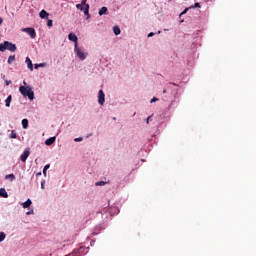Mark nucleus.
I'll use <instances>...</instances> for the list:
<instances>
[{"label":"nucleus","mask_w":256,"mask_h":256,"mask_svg":"<svg viewBox=\"0 0 256 256\" xmlns=\"http://www.w3.org/2000/svg\"><path fill=\"white\" fill-rule=\"evenodd\" d=\"M23 85L24 86L19 87L21 95H23L24 97H28L30 101H33V99H35V92H33V88L27 85L26 81H23Z\"/></svg>","instance_id":"obj_1"},{"label":"nucleus","mask_w":256,"mask_h":256,"mask_svg":"<svg viewBox=\"0 0 256 256\" xmlns=\"http://www.w3.org/2000/svg\"><path fill=\"white\" fill-rule=\"evenodd\" d=\"M74 53L76 57L80 59V61H85V59L89 57V53L87 52V50H85V48L83 47H80L79 45H74Z\"/></svg>","instance_id":"obj_2"},{"label":"nucleus","mask_w":256,"mask_h":256,"mask_svg":"<svg viewBox=\"0 0 256 256\" xmlns=\"http://www.w3.org/2000/svg\"><path fill=\"white\" fill-rule=\"evenodd\" d=\"M0 51L1 53H5V51L15 53L17 51V45L9 41H4V43H0Z\"/></svg>","instance_id":"obj_3"},{"label":"nucleus","mask_w":256,"mask_h":256,"mask_svg":"<svg viewBox=\"0 0 256 256\" xmlns=\"http://www.w3.org/2000/svg\"><path fill=\"white\" fill-rule=\"evenodd\" d=\"M173 87H179L176 83H168L165 85L163 89V94L170 93L173 97H177V88Z\"/></svg>","instance_id":"obj_4"},{"label":"nucleus","mask_w":256,"mask_h":256,"mask_svg":"<svg viewBox=\"0 0 256 256\" xmlns=\"http://www.w3.org/2000/svg\"><path fill=\"white\" fill-rule=\"evenodd\" d=\"M89 253V247L80 246L78 249H74L70 256L87 255Z\"/></svg>","instance_id":"obj_5"},{"label":"nucleus","mask_w":256,"mask_h":256,"mask_svg":"<svg viewBox=\"0 0 256 256\" xmlns=\"http://www.w3.org/2000/svg\"><path fill=\"white\" fill-rule=\"evenodd\" d=\"M22 32L27 33L31 39H35V37H37V32H35L34 28H23Z\"/></svg>","instance_id":"obj_6"},{"label":"nucleus","mask_w":256,"mask_h":256,"mask_svg":"<svg viewBox=\"0 0 256 256\" xmlns=\"http://www.w3.org/2000/svg\"><path fill=\"white\" fill-rule=\"evenodd\" d=\"M29 155H31V148H26L24 152L20 155V160L22 163H25L27 159H29Z\"/></svg>","instance_id":"obj_7"},{"label":"nucleus","mask_w":256,"mask_h":256,"mask_svg":"<svg viewBox=\"0 0 256 256\" xmlns=\"http://www.w3.org/2000/svg\"><path fill=\"white\" fill-rule=\"evenodd\" d=\"M68 39L69 41H72L74 43V45H79V38L77 37V35L73 32L68 34Z\"/></svg>","instance_id":"obj_8"},{"label":"nucleus","mask_w":256,"mask_h":256,"mask_svg":"<svg viewBox=\"0 0 256 256\" xmlns=\"http://www.w3.org/2000/svg\"><path fill=\"white\" fill-rule=\"evenodd\" d=\"M98 103L101 106L105 105V92L103 90H99L98 92Z\"/></svg>","instance_id":"obj_9"},{"label":"nucleus","mask_w":256,"mask_h":256,"mask_svg":"<svg viewBox=\"0 0 256 256\" xmlns=\"http://www.w3.org/2000/svg\"><path fill=\"white\" fill-rule=\"evenodd\" d=\"M80 4L85 5L84 15L89 19L91 15L89 14V4H87V0H82Z\"/></svg>","instance_id":"obj_10"},{"label":"nucleus","mask_w":256,"mask_h":256,"mask_svg":"<svg viewBox=\"0 0 256 256\" xmlns=\"http://www.w3.org/2000/svg\"><path fill=\"white\" fill-rule=\"evenodd\" d=\"M55 141H57V137H55V136L50 137V138L46 139L45 145L50 147V145H53V143H55Z\"/></svg>","instance_id":"obj_11"},{"label":"nucleus","mask_w":256,"mask_h":256,"mask_svg":"<svg viewBox=\"0 0 256 256\" xmlns=\"http://www.w3.org/2000/svg\"><path fill=\"white\" fill-rule=\"evenodd\" d=\"M40 19H49V13L45 10H41L39 13Z\"/></svg>","instance_id":"obj_12"},{"label":"nucleus","mask_w":256,"mask_h":256,"mask_svg":"<svg viewBox=\"0 0 256 256\" xmlns=\"http://www.w3.org/2000/svg\"><path fill=\"white\" fill-rule=\"evenodd\" d=\"M25 63L30 71H33V62L31 61V58L26 57Z\"/></svg>","instance_id":"obj_13"},{"label":"nucleus","mask_w":256,"mask_h":256,"mask_svg":"<svg viewBox=\"0 0 256 256\" xmlns=\"http://www.w3.org/2000/svg\"><path fill=\"white\" fill-rule=\"evenodd\" d=\"M33 204V201H31V199H27L24 203H22V207L24 209H29V207H31V205Z\"/></svg>","instance_id":"obj_14"},{"label":"nucleus","mask_w":256,"mask_h":256,"mask_svg":"<svg viewBox=\"0 0 256 256\" xmlns=\"http://www.w3.org/2000/svg\"><path fill=\"white\" fill-rule=\"evenodd\" d=\"M0 197H4V199H7V197H9V194L7 193V190H5V188H0Z\"/></svg>","instance_id":"obj_15"},{"label":"nucleus","mask_w":256,"mask_h":256,"mask_svg":"<svg viewBox=\"0 0 256 256\" xmlns=\"http://www.w3.org/2000/svg\"><path fill=\"white\" fill-rule=\"evenodd\" d=\"M108 183H111L110 180L108 181H98L95 183L96 187H104V185H107Z\"/></svg>","instance_id":"obj_16"},{"label":"nucleus","mask_w":256,"mask_h":256,"mask_svg":"<svg viewBox=\"0 0 256 256\" xmlns=\"http://www.w3.org/2000/svg\"><path fill=\"white\" fill-rule=\"evenodd\" d=\"M13 97L11 95H9L6 100H5V105L6 107H11V101H12Z\"/></svg>","instance_id":"obj_17"},{"label":"nucleus","mask_w":256,"mask_h":256,"mask_svg":"<svg viewBox=\"0 0 256 256\" xmlns=\"http://www.w3.org/2000/svg\"><path fill=\"white\" fill-rule=\"evenodd\" d=\"M113 33L114 35H121V28H119V26H114Z\"/></svg>","instance_id":"obj_18"},{"label":"nucleus","mask_w":256,"mask_h":256,"mask_svg":"<svg viewBox=\"0 0 256 256\" xmlns=\"http://www.w3.org/2000/svg\"><path fill=\"white\" fill-rule=\"evenodd\" d=\"M22 127H23V129H29V120L23 119L22 120Z\"/></svg>","instance_id":"obj_19"},{"label":"nucleus","mask_w":256,"mask_h":256,"mask_svg":"<svg viewBox=\"0 0 256 256\" xmlns=\"http://www.w3.org/2000/svg\"><path fill=\"white\" fill-rule=\"evenodd\" d=\"M99 15L100 17H102V15H107V7H102L100 10H99Z\"/></svg>","instance_id":"obj_20"},{"label":"nucleus","mask_w":256,"mask_h":256,"mask_svg":"<svg viewBox=\"0 0 256 256\" xmlns=\"http://www.w3.org/2000/svg\"><path fill=\"white\" fill-rule=\"evenodd\" d=\"M51 168V164H46L43 168V175L47 177V170Z\"/></svg>","instance_id":"obj_21"},{"label":"nucleus","mask_w":256,"mask_h":256,"mask_svg":"<svg viewBox=\"0 0 256 256\" xmlns=\"http://www.w3.org/2000/svg\"><path fill=\"white\" fill-rule=\"evenodd\" d=\"M5 179L9 181H15V174H7Z\"/></svg>","instance_id":"obj_22"},{"label":"nucleus","mask_w":256,"mask_h":256,"mask_svg":"<svg viewBox=\"0 0 256 256\" xmlns=\"http://www.w3.org/2000/svg\"><path fill=\"white\" fill-rule=\"evenodd\" d=\"M14 61H15V55H10L8 57L7 63H8V65H11Z\"/></svg>","instance_id":"obj_23"},{"label":"nucleus","mask_w":256,"mask_h":256,"mask_svg":"<svg viewBox=\"0 0 256 256\" xmlns=\"http://www.w3.org/2000/svg\"><path fill=\"white\" fill-rule=\"evenodd\" d=\"M76 9H79V11H84L85 12V5L83 4H76Z\"/></svg>","instance_id":"obj_24"},{"label":"nucleus","mask_w":256,"mask_h":256,"mask_svg":"<svg viewBox=\"0 0 256 256\" xmlns=\"http://www.w3.org/2000/svg\"><path fill=\"white\" fill-rule=\"evenodd\" d=\"M10 139H17V132L15 130H12L10 133Z\"/></svg>","instance_id":"obj_25"},{"label":"nucleus","mask_w":256,"mask_h":256,"mask_svg":"<svg viewBox=\"0 0 256 256\" xmlns=\"http://www.w3.org/2000/svg\"><path fill=\"white\" fill-rule=\"evenodd\" d=\"M6 237H7V235H5V232H0V243H3V241H5Z\"/></svg>","instance_id":"obj_26"},{"label":"nucleus","mask_w":256,"mask_h":256,"mask_svg":"<svg viewBox=\"0 0 256 256\" xmlns=\"http://www.w3.org/2000/svg\"><path fill=\"white\" fill-rule=\"evenodd\" d=\"M39 67H47L46 63H39L34 65V69H39Z\"/></svg>","instance_id":"obj_27"},{"label":"nucleus","mask_w":256,"mask_h":256,"mask_svg":"<svg viewBox=\"0 0 256 256\" xmlns=\"http://www.w3.org/2000/svg\"><path fill=\"white\" fill-rule=\"evenodd\" d=\"M75 143H81L83 141V137H78L74 139Z\"/></svg>","instance_id":"obj_28"},{"label":"nucleus","mask_w":256,"mask_h":256,"mask_svg":"<svg viewBox=\"0 0 256 256\" xmlns=\"http://www.w3.org/2000/svg\"><path fill=\"white\" fill-rule=\"evenodd\" d=\"M157 101H159V98L153 97V98L150 100V103H157Z\"/></svg>","instance_id":"obj_29"},{"label":"nucleus","mask_w":256,"mask_h":256,"mask_svg":"<svg viewBox=\"0 0 256 256\" xmlns=\"http://www.w3.org/2000/svg\"><path fill=\"white\" fill-rule=\"evenodd\" d=\"M47 27H53V20L47 21Z\"/></svg>","instance_id":"obj_30"},{"label":"nucleus","mask_w":256,"mask_h":256,"mask_svg":"<svg viewBox=\"0 0 256 256\" xmlns=\"http://www.w3.org/2000/svg\"><path fill=\"white\" fill-rule=\"evenodd\" d=\"M194 9L201 8V4L199 2H196L193 6Z\"/></svg>","instance_id":"obj_31"},{"label":"nucleus","mask_w":256,"mask_h":256,"mask_svg":"<svg viewBox=\"0 0 256 256\" xmlns=\"http://www.w3.org/2000/svg\"><path fill=\"white\" fill-rule=\"evenodd\" d=\"M152 117H153V115L149 116V117L146 119L147 125H149V121H151Z\"/></svg>","instance_id":"obj_32"},{"label":"nucleus","mask_w":256,"mask_h":256,"mask_svg":"<svg viewBox=\"0 0 256 256\" xmlns=\"http://www.w3.org/2000/svg\"><path fill=\"white\" fill-rule=\"evenodd\" d=\"M187 11H189L188 8H186L182 13H180V17H181L182 15H185V13H187Z\"/></svg>","instance_id":"obj_33"},{"label":"nucleus","mask_w":256,"mask_h":256,"mask_svg":"<svg viewBox=\"0 0 256 256\" xmlns=\"http://www.w3.org/2000/svg\"><path fill=\"white\" fill-rule=\"evenodd\" d=\"M35 212L33 210H30L28 212H26V215H33Z\"/></svg>","instance_id":"obj_34"},{"label":"nucleus","mask_w":256,"mask_h":256,"mask_svg":"<svg viewBox=\"0 0 256 256\" xmlns=\"http://www.w3.org/2000/svg\"><path fill=\"white\" fill-rule=\"evenodd\" d=\"M112 211H114V213L117 215L119 213V209L118 208H114L112 209Z\"/></svg>","instance_id":"obj_35"},{"label":"nucleus","mask_w":256,"mask_h":256,"mask_svg":"<svg viewBox=\"0 0 256 256\" xmlns=\"http://www.w3.org/2000/svg\"><path fill=\"white\" fill-rule=\"evenodd\" d=\"M154 35H155V33L150 32V33L148 34V37H153Z\"/></svg>","instance_id":"obj_36"},{"label":"nucleus","mask_w":256,"mask_h":256,"mask_svg":"<svg viewBox=\"0 0 256 256\" xmlns=\"http://www.w3.org/2000/svg\"><path fill=\"white\" fill-rule=\"evenodd\" d=\"M6 85H11V81L10 80H6Z\"/></svg>","instance_id":"obj_37"},{"label":"nucleus","mask_w":256,"mask_h":256,"mask_svg":"<svg viewBox=\"0 0 256 256\" xmlns=\"http://www.w3.org/2000/svg\"><path fill=\"white\" fill-rule=\"evenodd\" d=\"M41 189H45V184L43 182L41 183Z\"/></svg>","instance_id":"obj_38"},{"label":"nucleus","mask_w":256,"mask_h":256,"mask_svg":"<svg viewBox=\"0 0 256 256\" xmlns=\"http://www.w3.org/2000/svg\"><path fill=\"white\" fill-rule=\"evenodd\" d=\"M0 25H3V18L0 17Z\"/></svg>","instance_id":"obj_39"},{"label":"nucleus","mask_w":256,"mask_h":256,"mask_svg":"<svg viewBox=\"0 0 256 256\" xmlns=\"http://www.w3.org/2000/svg\"><path fill=\"white\" fill-rule=\"evenodd\" d=\"M172 107H173V104H170V105H169V109H172Z\"/></svg>","instance_id":"obj_40"},{"label":"nucleus","mask_w":256,"mask_h":256,"mask_svg":"<svg viewBox=\"0 0 256 256\" xmlns=\"http://www.w3.org/2000/svg\"><path fill=\"white\" fill-rule=\"evenodd\" d=\"M158 35H161V31L160 30L158 31Z\"/></svg>","instance_id":"obj_41"},{"label":"nucleus","mask_w":256,"mask_h":256,"mask_svg":"<svg viewBox=\"0 0 256 256\" xmlns=\"http://www.w3.org/2000/svg\"><path fill=\"white\" fill-rule=\"evenodd\" d=\"M164 31H169L168 29H164Z\"/></svg>","instance_id":"obj_42"}]
</instances>
